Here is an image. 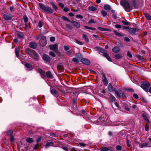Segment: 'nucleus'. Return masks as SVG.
<instances>
[{"label":"nucleus","mask_w":151,"mask_h":151,"mask_svg":"<svg viewBox=\"0 0 151 151\" xmlns=\"http://www.w3.org/2000/svg\"><path fill=\"white\" fill-rule=\"evenodd\" d=\"M124 40L127 42H129L130 41V40L127 37H125L124 38Z\"/></svg>","instance_id":"obj_62"},{"label":"nucleus","mask_w":151,"mask_h":151,"mask_svg":"<svg viewBox=\"0 0 151 151\" xmlns=\"http://www.w3.org/2000/svg\"><path fill=\"white\" fill-rule=\"evenodd\" d=\"M83 37L84 39L87 42H89V40L88 39V37L87 35H86L85 34L83 35Z\"/></svg>","instance_id":"obj_37"},{"label":"nucleus","mask_w":151,"mask_h":151,"mask_svg":"<svg viewBox=\"0 0 151 151\" xmlns=\"http://www.w3.org/2000/svg\"><path fill=\"white\" fill-rule=\"evenodd\" d=\"M37 46V44L34 42H31L29 44V47L31 48L35 49Z\"/></svg>","instance_id":"obj_14"},{"label":"nucleus","mask_w":151,"mask_h":151,"mask_svg":"<svg viewBox=\"0 0 151 151\" xmlns=\"http://www.w3.org/2000/svg\"><path fill=\"white\" fill-rule=\"evenodd\" d=\"M71 51L70 50H69V51L66 52L65 53L66 55L69 56L71 54Z\"/></svg>","instance_id":"obj_61"},{"label":"nucleus","mask_w":151,"mask_h":151,"mask_svg":"<svg viewBox=\"0 0 151 151\" xmlns=\"http://www.w3.org/2000/svg\"><path fill=\"white\" fill-rule=\"evenodd\" d=\"M43 59L47 62H49L50 61V59L49 56L46 55H43L42 57Z\"/></svg>","instance_id":"obj_11"},{"label":"nucleus","mask_w":151,"mask_h":151,"mask_svg":"<svg viewBox=\"0 0 151 151\" xmlns=\"http://www.w3.org/2000/svg\"><path fill=\"white\" fill-rule=\"evenodd\" d=\"M65 27H66V28L68 29H72V27L70 25V24H65Z\"/></svg>","instance_id":"obj_35"},{"label":"nucleus","mask_w":151,"mask_h":151,"mask_svg":"<svg viewBox=\"0 0 151 151\" xmlns=\"http://www.w3.org/2000/svg\"><path fill=\"white\" fill-rule=\"evenodd\" d=\"M104 9L107 11L110 10L111 9V8L110 6L107 4L105 5L104 6Z\"/></svg>","instance_id":"obj_24"},{"label":"nucleus","mask_w":151,"mask_h":151,"mask_svg":"<svg viewBox=\"0 0 151 151\" xmlns=\"http://www.w3.org/2000/svg\"><path fill=\"white\" fill-rule=\"evenodd\" d=\"M84 27H85L86 29H92L93 30H95V29L94 28H92L87 26H84Z\"/></svg>","instance_id":"obj_54"},{"label":"nucleus","mask_w":151,"mask_h":151,"mask_svg":"<svg viewBox=\"0 0 151 151\" xmlns=\"http://www.w3.org/2000/svg\"><path fill=\"white\" fill-rule=\"evenodd\" d=\"M49 54L50 55L53 57H55L56 56V55L55 53L52 51H50V52Z\"/></svg>","instance_id":"obj_48"},{"label":"nucleus","mask_w":151,"mask_h":151,"mask_svg":"<svg viewBox=\"0 0 151 151\" xmlns=\"http://www.w3.org/2000/svg\"><path fill=\"white\" fill-rule=\"evenodd\" d=\"M114 34L118 37H121L122 36V34L116 31L114 32Z\"/></svg>","instance_id":"obj_40"},{"label":"nucleus","mask_w":151,"mask_h":151,"mask_svg":"<svg viewBox=\"0 0 151 151\" xmlns=\"http://www.w3.org/2000/svg\"><path fill=\"white\" fill-rule=\"evenodd\" d=\"M63 47L64 48V50L67 51L70 49V47L68 46L64 45L63 46Z\"/></svg>","instance_id":"obj_45"},{"label":"nucleus","mask_w":151,"mask_h":151,"mask_svg":"<svg viewBox=\"0 0 151 151\" xmlns=\"http://www.w3.org/2000/svg\"><path fill=\"white\" fill-rule=\"evenodd\" d=\"M50 50H54L55 52H57V51L58 50L57 49L58 48V45H57L55 44L50 45Z\"/></svg>","instance_id":"obj_7"},{"label":"nucleus","mask_w":151,"mask_h":151,"mask_svg":"<svg viewBox=\"0 0 151 151\" xmlns=\"http://www.w3.org/2000/svg\"><path fill=\"white\" fill-rule=\"evenodd\" d=\"M79 145L83 147H85L87 145V144H86L85 143H81V142H79Z\"/></svg>","instance_id":"obj_51"},{"label":"nucleus","mask_w":151,"mask_h":151,"mask_svg":"<svg viewBox=\"0 0 151 151\" xmlns=\"http://www.w3.org/2000/svg\"><path fill=\"white\" fill-rule=\"evenodd\" d=\"M120 95L122 94V98H124L126 97L125 95L124 94V93L123 92H121L120 93H119Z\"/></svg>","instance_id":"obj_59"},{"label":"nucleus","mask_w":151,"mask_h":151,"mask_svg":"<svg viewBox=\"0 0 151 151\" xmlns=\"http://www.w3.org/2000/svg\"><path fill=\"white\" fill-rule=\"evenodd\" d=\"M71 23L73 24V25L77 28H79L80 27L81 25L77 22L72 21Z\"/></svg>","instance_id":"obj_16"},{"label":"nucleus","mask_w":151,"mask_h":151,"mask_svg":"<svg viewBox=\"0 0 151 151\" xmlns=\"http://www.w3.org/2000/svg\"><path fill=\"white\" fill-rule=\"evenodd\" d=\"M75 42L76 43H77V44H78L79 45H83V43L82 42H81L80 41H79L78 40H76Z\"/></svg>","instance_id":"obj_57"},{"label":"nucleus","mask_w":151,"mask_h":151,"mask_svg":"<svg viewBox=\"0 0 151 151\" xmlns=\"http://www.w3.org/2000/svg\"><path fill=\"white\" fill-rule=\"evenodd\" d=\"M108 89L109 90L107 91L108 93H110V92H114V88L110 83H109L108 85Z\"/></svg>","instance_id":"obj_9"},{"label":"nucleus","mask_w":151,"mask_h":151,"mask_svg":"<svg viewBox=\"0 0 151 151\" xmlns=\"http://www.w3.org/2000/svg\"><path fill=\"white\" fill-rule=\"evenodd\" d=\"M10 9L11 11H15V8L12 6H10Z\"/></svg>","instance_id":"obj_63"},{"label":"nucleus","mask_w":151,"mask_h":151,"mask_svg":"<svg viewBox=\"0 0 151 151\" xmlns=\"http://www.w3.org/2000/svg\"><path fill=\"white\" fill-rule=\"evenodd\" d=\"M4 19L6 20H10L12 18L11 16L8 14H5L3 15Z\"/></svg>","instance_id":"obj_10"},{"label":"nucleus","mask_w":151,"mask_h":151,"mask_svg":"<svg viewBox=\"0 0 151 151\" xmlns=\"http://www.w3.org/2000/svg\"><path fill=\"white\" fill-rule=\"evenodd\" d=\"M25 66L29 69L30 70H32V66L31 64L29 63H27L25 65Z\"/></svg>","instance_id":"obj_26"},{"label":"nucleus","mask_w":151,"mask_h":151,"mask_svg":"<svg viewBox=\"0 0 151 151\" xmlns=\"http://www.w3.org/2000/svg\"><path fill=\"white\" fill-rule=\"evenodd\" d=\"M51 4L53 8L55 9V10L56 11L58 9V8L55 5L54 3L53 2H51Z\"/></svg>","instance_id":"obj_44"},{"label":"nucleus","mask_w":151,"mask_h":151,"mask_svg":"<svg viewBox=\"0 0 151 151\" xmlns=\"http://www.w3.org/2000/svg\"><path fill=\"white\" fill-rule=\"evenodd\" d=\"M116 148L117 150H121L122 149V147L119 145L116 146Z\"/></svg>","instance_id":"obj_52"},{"label":"nucleus","mask_w":151,"mask_h":151,"mask_svg":"<svg viewBox=\"0 0 151 151\" xmlns=\"http://www.w3.org/2000/svg\"><path fill=\"white\" fill-rule=\"evenodd\" d=\"M17 36L19 38H22L23 37V35L21 32L17 33Z\"/></svg>","instance_id":"obj_47"},{"label":"nucleus","mask_w":151,"mask_h":151,"mask_svg":"<svg viewBox=\"0 0 151 151\" xmlns=\"http://www.w3.org/2000/svg\"><path fill=\"white\" fill-rule=\"evenodd\" d=\"M149 145L147 142H145L143 143H140L139 144V147L140 148H143L144 147L147 146Z\"/></svg>","instance_id":"obj_21"},{"label":"nucleus","mask_w":151,"mask_h":151,"mask_svg":"<svg viewBox=\"0 0 151 151\" xmlns=\"http://www.w3.org/2000/svg\"><path fill=\"white\" fill-rule=\"evenodd\" d=\"M39 43L42 46H45L47 44L46 37L44 36H42L39 40Z\"/></svg>","instance_id":"obj_5"},{"label":"nucleus","mask_w":151,"mask_h":151,"mask_svg":"<svg viewBox=\"0 0 151 151\" xmlns=\"http://www.w3.org/2000/svg\"><path fill=\"white\" fill-rule=\"evenodd\" d=\"M88 9L89 10L92 11H95L97 10V9L96 7L93 6H89Z\"/></svg>","instance_id":"obj_31"},{"label":"nucleus","mask_w":151,"mask_h":151,"mask_svg":"<svg viewBox=\"0 0 151 151\" xmlns=\"http://www.w3.org/2000/svg\"><path fill=\"white\" fill-rule=\"evenodd\" d=\"M127 146L128 147H129L131 146V142L129 141L128 139L127 140Z\"/></svg>","instance_id":"obj_50"},{"label":"nucleus","mask_w":151,"mask_h":151,"mask_svg":"<svg viewBox=\"0 0 151 151\" xmlns=\"http://www.w3.org/2000/svg\"><path fill=\"white\" fill-rule=\"evenodd\" d=\"M33 58L35 59L36 60H37L38 58V55L37 53H34V57Z\"/></svg>","instance_id":"obj_53"},{"label":"nucleus","mask_w":151,"mask_h":151,"mask_svg":"<svg viewBox=\"0 0 151 151\" xmlns=\"http://www.w3.org/2000/svg\"><path fill=\"white\" fill-rule=\"evenodd\" d=\"M150 86V84L147 81H144L141 85V87L146 92H147L148 88Z\"/></svg>","instance_id":"obj_4"},{"label":"nucleus","mask_w":151,"mask_h":151,"mask_svg":"<svg viewBox=\"0 0 151 151\" xmlns=\"http://www.w3.org/2000/svg\"><path fill=\"white\" fill-rule=\"evenodd\" d=\"M13 133V131L12 130H9L6 132V134L7 136H11Z\"/></svg>","instance_id":"obj_33"},{"label":"nucleus","mask_w":151,"mask_h":151,"mask_svg":"<svg viewBox=\"0 0 151 151\" xmlns=\"http://www.w3.org/2000/svg\"><path fill=\"white\" fill-rule=\"evenodd\" d=\"M76 58L80 59L81 58V55L80 53H78L75 54Z\"/></svg>","instance_id":"obj_43"},{"label":"nucleus","mask_w":151,"mask_h":151,"mask_svg":"<svg viewBox=\"0 0 151 151\" xmlns=\"http://www.w3.org/2000/svg\"><path fill=\"white\" fill-rule=\"evenodd\" d=\"M81 61L83 63L87 65H89L90 63V61L89 60L84 58H82Z\"/></svg>","instance_id":"obj_8"},{"label":"nucleus","mask_w":151,"mask_h":151,"mask_svg":"<svg viewBox=\"0 0 151 151\" xmlns=\"http://www.w3.org/2000/svg\"><path fill=\"white\" fill-rule=\"evenodd\" d=\"M39 6L40 8L45 12L49 14H51L53 12V10L50 7L46 6L42 3H39Z\"/></svg>","instance_id":"obj_2"},{"label":"nucleus","mask_w":151,"mask_h":151,"mask_svg":"<svg viewBox=\"0 0 151 151\" xmlns=\"http://www.w3.org/2000/svg\"><path fill=\"white\" fill-rule=\"evenodd\" d=\"M122 57L123 55L121 53L116 54L115 56V58L118 60L120 59Z\"/></svg>","instance_id":"obj_18"},{"label":"nucleus","mask_w":151,"mask_h":151,"mask_svg":"<svg viewBox=\"0 0 151 151\" xmlns=\"http://www.w3.org/2000/svg\"><path fill=\"white\" fill-rule=\"evenodd\" d=\"M144 15L147 19L148 20H150L151 19V16L148 13H144Z\"/></svg>","instance_id":"obj_25"},{"label":"nucleus","mask_w":151,"mask_h":151,"mask_svg":"<svg viewBox=\"0 0 151 151\" xmlns=\"http://www.w3.org/2000/svg\"><path fill=\"white\" fill-rule=\"evenodd\" d=\"M50 92L51 94L53 95L54 96H58V93L55 89H52L51 90L50 89Z\"/></svg>","instance_id":"obj_17"},{"label":"nucleus","mask_w":151,"mask_h":151,"mask_svg":"<svg viewBox=\"0 0 151 151\" xmlns=\"http://www.w3.org/2000/svg\"><path fill=\"white\" fill-rule=\"evenodd\" d=\"M58 69L62 70L64 69V68L61 65H58L57 66Z\"/></svg>","instance_id":"obj_38"},{"label":"nucleus","mask_w":151,"mask_h":151,"mask_svg":"<svg viewBox=\"0 0 151 151\" xmlns=\"http://www.w3.org/2000/svg\"><path fill=\"white\" fill-rule=\"evenodd\" d=\"M110 99L111 100L112 102L114 101L115 100V98L113 96L111 95L110 97Z\"/></svg>","instance_id":"obj_55"},{"label":"nucleus","mask_w":151,"mask_h":151,"mask_svg":"<svg viewBox=\"0 0 151 151\" xmlns=\"http://www.w3.org/2000/svg\"><path fill=\"white\" fill-rule=\"evenodd\" d=\"M114 91L115 92V94L117 95V96L118 98L121 97V96L120 93L118 92L117 90L116 89H114Z\"/></svg>","instance_id":"obj_32"},{"label":"nucleus","mask_w":151,"mask_h":151,"mask_svg":"<svg viewBox=\"0 0 151 151\" xmlns=\"http://www.w3.org/2000/svg\"><path fill=\"white\" fill-rule=\"evenodd\" d=\"M53 145V143L52 142H48L46 143L45 145V147L46 148H48L50 146H52Z\"/></svg>","instance_id":"obj_19"},{"label":"nucleus","mask_w":151,"mask_h":151,"mask_svg":"<svg viewBox=\"0 0 151 151\" xmlns=\"http://www.w3.org/2000/svg\"><path fill=\"white\" fill-rule=\"evenodd\" d=\"M120 4L127 12H129L132 9L129 3L127 0H122L120 1Z\"/></svg>","instance_id":"obj_1"},{"label":"nucleus","mask_w":151,"mask_h":151,"mask_svg":"<svg viewBox=\"0 0 151 151\" xmlns=\"http://www.w3.org/2000/svg\"><path fill=\"white\" fill-rule=\"evenodd\" d=\"M25 26L24 27V28L25 30H26L29 28V24H28L27 23H25Z\"/></svg>","instance_id":"obj_49"},{"label":"nucleus","mask_w":151,"mask_h":151,"mask_svg":"<svg viewBox=\"0 0 151 151\" xmlns=\"http://www.w3.org/2000/svg\"><path fill=\"white\" fill-rule=\"evenodd\" d=\"M147 115L146 113H143L142 114V117L144 121L147 123V125H148L150 123V121L147 117Z\"/></svg>","instance_id":"obj_6"},{"label":"nucleus","mask_w":151,"mask_h":151,"mask_svg":"<svg viewBox=\"0 0 151 151\" xmlns=\"http://www.w3.org/2000/svg\"><path fill=\"white\" fill-rule=\"evenodd\" d=\"M104 56L106 58L107 60L109 61H111V59L109 56V55L107 53L104 54Z\"/></svg>","instance_id":"obj_27"},{"label":"nucleus","mask_w":151,"mask_h":151,"mask_svg":"<svg viewBox=\"0 0 151 151\" xmlns=\"http://www.w3.org/2000/svg\"><path fill=\"white\" fill-rule=\"evenodd\" d=\"M62 18L65 21H67L69 22H70V20L67 17L65 16H63L62 17Z\"/></svg>","instance_id":"obj_41"},{"label":"nucleus","mask_w":151,"mask_h":151,"mask_svg":"<svg viewBox=\"0 0 151 151\" xmlns=\"http://www.w3.org/2000/svg\"><path fill=\"white\" fill-rule=\"evenodd\" d=\"M43 25V22L41 21H39L38 23V27L40 28L42 27Z\"/></svg>","instance_id":"obj_39"},{"label":"nucleus","mask_w":151,"mask_h":151,"mask_svg":"<svg viewBox=\"0 0 151 151\" xmlns=\"http://www.w3.org/2000/svg\"><path fill=\"white\" fill-rule=\"evenodd\" d=\"M106 116L102 115L97 120V123L99 124L106 125L107 123V119L105 117Z\"/></svg>","instance_id":"obj_3"},{"label":"nucleus","mask_w":151,"mask_h":151,"mask_svg":"<svg viewBox=\"0 0 151 151\" xmlns=\"http://www.w3.org/2000/svg\"><path fill=\"white\" fill-rule=\"evenodd\" d=\"M101 13L103 15V16L104 17H105L106 16L107 14V13L106 11L104 10H102L101 11Z\"/></svg>","instance_id":"obj_42"},{"label":"nucleus","mask_w":151,"mask_h":151,"mask_svg":"<svg viewBox=\"0 0 151 151\" xmlns=\"http://www.w3.org/2000/svg\"><path fill=\"white\" fill-rule=\"evenodd\" d=\"M100 53L102 55L104 56V54L105 53H107L106 50L103 49H100Z\"/></svg>","instance_id":"obj_29"},{"label":"nucleus","mask_w":151,"mask_h":151,"mask_svg":"<svg viewBox=\"0 0 151 151\" xmlns=\"http://www.w3.org/2000/svg\"><path fill=\"white\" fill-rule=\"evenodd\" d=\"M46 76L48 78H51L52 77V76L51 74V73L49 71L47 72Z\"/></svg>","instance_id":"obj_30"},{"label":"nucleus","mask_w":151,"mask_h":151,"mask_svg":"<svg viewBox=\"0 0 151 151\" xmlns=\"http://www.w3.org/2000/svg\"><path fill=\"white\" fill-rule=\"evenodd\" d=\"M136 30V28H132L129 29L128 31L130 34L134 35L135 34Z\"/></svg>","instance_id":"obj_12"},{"label":"nucleus","mask_w":151,"mask_h":151,"mask_svg":"<svg viewBox=\"0 0 151 151\" xmlns=\"http://www.w3.org/2000/svg\"><path fill=\"white\" fill-rule=\"evenodd\" d=\"M24 21L25 23H27L28 22V19L27 16L26 15H24L23 16Z\"/></svg>","instance_id":"obj_34"},{"label":"nucleus","mask_w":151,"mask_h":151,"mask_svg":"<svg viewBox=\"0 0 151 151\" xmlns=\"http://www.w3.org/2000/svg\"><path fill=\"white\" fill-rule=\"evenodd\" d=\"M20 49L19 47H17L15 49V53L16 56L17 58L19 57V53Z\"/></svg>","instance_id":"obj_23"},{"label":"nucleus","mask_w":151,"mask_h":151,"mask_svg":"<svg viewBox=\"0 0 151 151\" xmlns=\"http://www.w3.org/2000/svg\"><path fill=\"white\" fill-rule=\"evenodd\" d=\"M38 72L40 73L41 75V77L43 78H46V76L45 74V72H43L42 71V70L40 68H39L38 69Z\"/></svg>","instance_id":"obj_13"},{"label":"nucleus","mask_w":151,"mask_h":151,"mask_svg":"<svg viewBox=\"0 0 151 151\" xmlns=\"http://www.w3.org/2000/svg\"><path fill=\"white\" fill-rule=\"evenodd\" d=\"M122 23L125 25H129V23L128 22L122 20Z\"/></svg>","instance_id":"obj_56"},{"label":"nucleus","mask_w":151,"mask_h":151,"mask_svg":"<svg viewBox=\"0 0 151 151\" xmlns=\"http://www.w3.org/2000/svg\"><path fill=\"white\" fill-rule=\"evenodd\" d=\"M76 17L77 18H80L81 19L83 18V16L81 15L78 14L76 15Z\"/></svg>","instance_id":"obj_60"},{"label":"nucleus","mask_w":151,"mask_h":151,"mask_svg":"<svg viewBox=\"0 0 151 151\" xmlns=\"http://www.w3.org/2000/svg\"><path fill=\"white\" fill-rule=\"evenodd\" d=\"M41 139V137L40 136H39L38 138L36 140V142H40Z\"/></svg>","instance_id":"obj_64"},{"label":"nucleus","mask_w":151,"mask_h":151,"mask_svg":"<svg viewBox=\"0 0 151 151\" xmlns=\"http://www.w3.org/2000/svg\"><path fill=\"white\" fill-rule=\"evenodd\" d=\"M120 49L117 47H114L112 49V51L114 53H118L120 51Z\"/></svg>","instance_id":"obj_15"},{"label":"nucleus","mask_w":151,"mask_h":151,"mask_svg":"<svg viewBox=\"0 0 151 151\" xmlns=\"http://www.w3.org/2000/svg\"><path fill=\"white\" fill-rule=\"evenodd\" d=\"M26 141L29 143H31L34 142V140L32 138H28L26 140Z\"/></svg>","instance_id":"obj_28"},{"label":"nucleus","mask_w":151,"mask_h":151,"mask_svg":"<svg viewBox=\"0 0 151 151\" xmlns=\"http://www.w3.org/2000/svg\"><path fill=\"white\" fill-rule=\"evenodd\" d=\"M104 80H103V83L105 85L107 86L108 83V81L105 76H104Z\"/></svg>","instance_id":"obj_22"},{"label":"nucleus","mask_w":151,"mask_h":151,"mask_svg":"<svg viewBox=\"0 0 151 151\" xmlns=\"http://www.w3.org/2000/svg\"><path fill=\"white\" fill-rule=\"evenodd\" d=\"M127 55V56L130 58H132V55L129 51H128Z\"/></svg>","instance_id":"obj_58"},{"label":"nucleus","mask_w":151,"mask_h":151,"mask_svg":"<svg viewBox=\"0 0 151 151\" xmlns=\"http://www.w3.org/2000/svg\"><path fill=\"white\" fill-rule=\"evenodd\" d=\"M72 61L76 63H78L79 62V59L76 58H73V59Z\"/></svg>","instance_id":"obj_46"},{"label":"nucleus","mask_w":151,"mask_h":151,"mask_svg":"<svg viewBox=\"0 0 151 151\" xmlns=\"http://www.w3.org/2000/svg\"><path fill=\"white\" fill-rule=\"evenodd\" d=\"M136 57L139 60H143V58L141 55H136Z\"/></svg>","instance_id":"obj_36"},{"label":"nucleus","mask_w":151,"mask_h":151,"mask_svg":"<svg viewBox=\"0 0 151 151\" xmlns=\"http://www.w3.org/2000/svg\"><path fill=\"white\" fill-rule=\"evenodd\" d=\"M102 151H113L112 149H109L106 147H103L101 148Z\"/></svg>","instance_id":"obj_20"}]
</instances>
